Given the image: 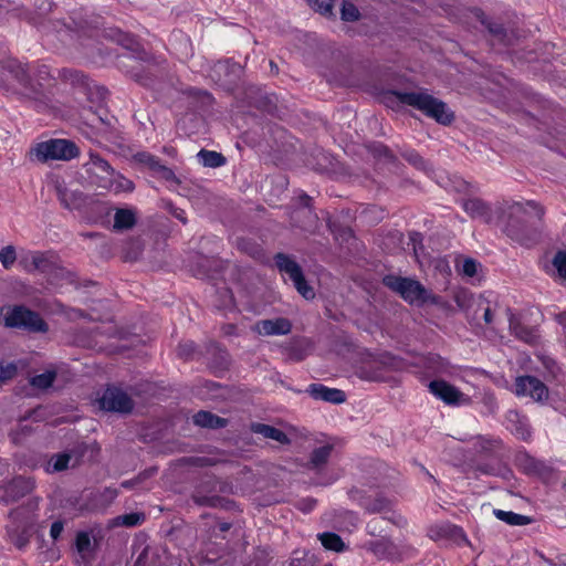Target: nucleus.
Instances as JSON below:
<instances>
[{"mask_svg":"<svg viewBox=\"0 0 566 566\" xmlns=\"http://www.w3.org/2000/svg\"><path fill=\"white\" fill-rule=\"evenodd\" d=\"M161 75V72L154 73L150 70H142L140 72H135L133 78L142 85L150 87L155 84L156 78Z\"/></svg>","mask_w":566,"mask_h":566,"instance_id":"45","label":"nucleus"},{"mask_svg":"<svg viewBox=\"0 0 566 566\" xmlns=\"http://www.w3.org/2000/svg\"><path fill=\"white\" fill-rule=\"evenodd\" d=\"M219 293L221 295V304L219 305L220 307L229 308L234 305L233 294L229 289L223 287L219 291Z\"/></svg>","mask_w":566,"mask_h":566,"instance_id":"56","label":"nucleus"},{"mask_svg":"<svg viewBox=\"0 0 566 566\" xmlns=\"http://www.w3.org/2000/svg\"><path fill=\"white\" fill-rule=\"evenodd\" d=\"M168 211L176 218L178 219L179 221H181L184 224L187 223V217H186V212L178 208V207H175L174 205L169 203L168 205Z\"/></svg>","mask_w":566,"mask_h":566,"instance_id":"60","label":"nucleus"},{"mask_svg":"<svg viewBox=\"0 0 566 566\" xmlns=\"http://www.w3.org/2000/svg\"><path fill=\"white\" fill-rule=\"evenodd\" d=\"M240 65L231 63L230 61H219L214 65V72L218 74L224 73L226 75H238L240 72Z\"/></svg>","mask_w":566,"mask_h":566,"instance_id":"49","label":"nucleus"},{"mask_svg":"<svg viewBox=\"0 0 566 566\" xmlns=\"http://www.w3.org/2000/svg\"><path fill=\"white\" fill-rule=\"evenodd\" d=\"M218 480L214 475H205L195 486L191 493V500L198 506L205 507H226L228 500L218 495Z\"/></svg>","mask_w":566,"mask_h":566,"instance_id":"8","label":"nucleus"},{"mask_svg":"<svg viewBox=\"0 0 566 566\" xmlns=\"http://www.w3.org/2000/svg\"><path fill=\"white\" fill-rule=\"evenodd\" d=\"M229 366V355L226 350L219 349L216 367L219 369H227Z\"/></svg>","mask_w":566,"mask_h":566,"instance_id":"59","label":"nucleus"},{"mask_svg":"<svg viewBox=\"0 0 566 566\" xmlns=\"http://www.w3.org/2000/svg\"><path fill=\"white\" fill-rule=\"evenodd\" d=\"M553 265L558 272V275L566 279V251H558L553 259Z\"/></svg>","mask_w":566,"mask_h":566,"instance_id":"51","label":"nucleus"},{"mask_svg":"<svg viewBox=\"0 0 566 566\" xmlns=\"http://www.w3.org/2000/svg\"><path fill=\"white\" fill-rule=\"evenodd\" d=\"M360 12L358 8L350 1L343 0L340 8V19L345 22H355L359 20Z\"/></svg>","mask_w":566,"mask_h":566,"instance_id":"43","label":"nucleus"},{"mask_svg":"<svg viewBox=\"0 0 566 566\" xmlns=\"http://www.w3.org/2000/svg\"><path fill=\"white\" fill-rule=\"evenodd\" d=\"M506 421L513 434L523 441L530 440L532 432L525 417H522L514 410H510L506 415Z\"/></svg>","mask_w":566,"mask_h":566,"instance_id":"22","label":"nucleus"},{"mask_svg":"<svg viewBox=\"0 0 566 566\" xmlns=\"http://www.w3.org/2000/svg\"><path fill=\"white\" fill-rule=\"evenodd\" d=\"M500 446V440L489 439L481 437L479 438V447L482 453L490 454Z\"/></svg>","mask_w":566,"mask_h":566,"instance_id":"53","label":"nucleus"},{"mask_svg":"<svg viewBox=\"0 0 566 566\" xmlns=\"http://www.w3.org/2000/svg\"><path fill=\"white\" fill-rule=\"evenodd\" d=\"M34 6L40 14H48L53 10L55 4L52 0H35Z\"/></svg>","mask_w":566,"mask_h":566,"instance_id":"58","label":"nucleus"},{"mask_svg":"<svg viewBox=\"0 0 566 566\" xmlns=\"http://www.w3.org/2000/svg\"><path fill=\"white\" fill-rule=\"evenodd\" d=\"M92 201L94 205L85 207L80 213L88 223H98L111 213V208L94 196H92Z\"/></svg>","mask_w":566,"mask_h":566,"instance_id":"23","label":"nucleus"},{"mask_svg":"<svg viewBox=\"0 0 566 566\" xmlns=\"http://www.w3.org/2000/svg\"><path fill=\"white\" fill-rule=\"evenodd\" d=\"M34 76H35V80H33L34 84L41 85V88L43 90V82L48 81L51 77L49 67L46 65L36 66Z\"/></svg>","mask_w":566,"mask_h":566,"instance_id":"55","label":"nucleus"},{"mask_svg":"<svg viewBox=\"0 0 566 566\" xmlns=\"http://www.w3.org/2000/svg\"><path fill=\"white\" fill-rule=\"evenodd\" d=\"M250 430L253 433L262 434L264 438L274 440L281 444H291V439L289 438V436L284 431L273 426L261 422H252L250 426Z\"/></svg>","mask_w":566,"mask_h":566,"instance_id":"26","label":"nucleus"},{"mask_svg":"<svg viewBox=\"0 0 566 566\" xmlns=\"http://www.w3.org/2000/svg\"><path fill=\"white\" fill-rule=\"evenodd\" d=\"M48 277L55 283L62 281L74 283V273L60 265L57 262L55 264V269H53L52 273H50Z\"/></svg>","mask_w":566,"mask_h":566,"instance_id":"46","label":"nucleus"},{"mask_svg":"<svg viewBox=\"0 0 566 566\" xmlns=\"http://www.w3.org/2000/svg\"><path fill=\"white\" fill-rule=\"evenodd\" d=\"M102 410L118 413H130L134 409V400L123 389L108 386L98 398Z\"/></svg>","mask_w":566,"mask_h":566,"instance_id":"9","label":"nucleus"},{"mask_svg":"<svg viewBox=\"0 0 566 566\" xmlns=\"http://www.w3.org/2000/svg\"><path fill=\"white\" fill-rule=\"evenodd\" d=\"M146 520V515L143 512H130L123 515H118L112 520L113 526H125L134 527L143 524Z\"/></svg>","mask_w":566,"mask_h":566,"instance_id":"36","label":"nucleus"},{"mask_svg":"<svg viewBox=\"0 0 566 566\" xmlns=\"http://www.w3.org/2000/svg\"><path fill=\"white\" fill-rule=\"evenodd\" d=\"M509 312V323L511 333L518 339L527 343V344H536L538 340L537 329L531 326L524 325L520 318L512 313L511 310Z\"/></svg>","mask_w":566,"mask_h":566,"instance_id":"19","label":"nucleus"},{"mask_svg":"<svg viewBox=\"0 0 566 566\" xmlns=\"http://www.w3.org/2000/svg\"><path fill=\"white\" fill-rule=\"evenodd\" d=\"M368 151L378 159H385L388 163L395 164L397 157L394 153L382 143L374 142L367 146Z\"/></svg>","mask_w":566,"mask_h":566,"instance_id":"38","label":"nucleus"},{"mask_svg":"<svg viewBox=\"0 0 566 566\" xmlns=\"http://www.w3.org/2000/svg\"><path fill=\"white\" fill-rule=\"evenodd\" d=\"M56 259L53 255L44 253H35L32 255L30 265L27 266L28 271H39L40 273L49 276L55 269Z\"/></svg>","mask_w":566,"mask_h":566,"instance_id":"30","label":"nucleus"},{"mask_svg":"<svg viewBox=\"0 0 566 566\" xmlns=\"http://www.w3.org/2000/svg\"><path fill=\"white\" fill-rule=\"evenodd\" d=\"M255 329L260 335H286L292 331L290 319L279 317L275 319H263L256 323Z\"/></svg>","mask_w":566,"mask_h":566,"instance_id":"18","label":"nucleus"},{"mask_svg":"<svg viewBox=\"0 0 566 566\" xmlns=\"http://www.w3.org/2000/svg\"><path fill=\"white\" fill-rule=\"evenodd\" d=\"M80 154L77 145L69 139H49L38 143L30 151L33 159L39 163L49 160H71Z\"/></svg>","mask_w":566,"mask_h":566,"instance_id":"5","label":"nucleus"},{"mask_svg":"<svg viewBox=\"0 0 566 566\" xmlns=\"http://www.w3.org/2000/svg\"><path fill=\"white\" fill-rule=\"evenodd\" d=\"M60 77L71 83L72 85L88 86L87 77L80 71L73 69H63L60 72Z\"/></svg>","mask_w":566,"mask_h":566,"instance_id":"40","label":"nucleus"},{"mask_svg":"<svg viewBox=\"0 0 566 566\" xmlns=\"http://www.w3.org/2000/svg\"><path fill=\"white\" fill-rule=\"evenodd\" d=\"M158 469L156 467H150L139 472L136 476L130 480H125L122 482V486L124 489H134L142 485L146 480L153 478L157 473Z\"/></svg>","mask_w":566,"mask_h":566,"instance_id":"39","label":"nucleus"},{"mask_svg":"<svg viewBox=\"0 0 566 566\" xmlns=\"http://www.w3.org/2000/svg\"><path fill=\"white\" fill-rule=\"evenodd\" d=\"M72 458V452H62L53 454L46 463L45 472L55 473L66 470Z\"/></svg>","mask_w":566,"mask_h":566,"instance_id":"34","label":"nucleus"},{"mask_svg":"<svg viewBox=\"0 0 566 566\" xmlns=\"http://www.w3.org/2000/svg\"><path fill=\"white\" fill-rule=\"evenodd\" d=\"M493 514L497 520L512 526L528 525L533 522L532 517L512 511H503L500 509H495L493 511Z\"/></svg>","mask_w":566,"mask_h":566,"instance_id":"31","label":"nucleus"},{"mask_svg":"<svg viewBox=\"0 0 566 566\" xmlns=\"http://www.w3.org/2000/svg\"><path fill=\"white\" fill-rule=\"evenodd\" d=\"M333 450H334L333 444H325V446L315 448L311 452L310 459H308L307 463L305 464V468L311 471H316V472L322 471L326 467Z\"/></svg>","mask_w":566,"mask_h":566,"instance_id":"24","label":"nucleus"},{"mask_svg":"<svg viewBox=\"0 0 566 566\" xmlns=\"http://www.w3.org/2000/svg\"><path fill=\"white\" fill-rule=\"evenodd\" d=\"M234 244L240 252L259 262H264L266 260L264 249L252 238L239 237L235 239Z\"/></svg>","mask_w":566,"mask_h":566,"instance_id":"25","label":"nucleus"},{"mask_svg":"<svg viewBox=\"0 0 566 566\" xmlns=\"http://www.w3.org/2000/svg\"><path fill=\"white\" fill-rule=\"evenodd\" d=\"M148 555V548L145 547L142 553L138 555L137 559L134 563V566H146V558Z\"/></svg>","mask_w":566,"mask_h":566,"instance_id":"64","label":"nucleus"},{"mask_svg":"<svg viewBox=\"0 0 566 566\" xmlns=\"http://www.w3.org/2000/svg\"><path fill=\"white\" fill-rule=\"evenodd\" d=\"M56 378V371L48 370L40 375H35L30 379V385L39 389H48L52 386Z\"/></svg>","mask_w":566,"mask_h":566,"instance_id":"41","label":"nucleus"},{"mask_svg":"<svg viewBox=\"0 0 566 566\" xmlns=\"http://www.w3.org/2000/svg\"><path fill=\"white\" fill-rule=\"evenodd\" d=\"M401 157L410 165L419 170H427L428 164L422 156L415 149H403L400 151Z\"/></svg>","mask_w":566,"mask_h":566,"instance_id":"42","label":"nucleus"},{"mask_svg":"<svg viewBox=\"0 0 566 566\" xmlns=\"http://www.w3.org/2000/svg\"><path fill=\"white\" fill-rule=\"evenodd\" d=\"M85 167L90 175H94L99 179L102 187H106V184L111 181L114 175V169L109 163L97 153H90V160L85 164Z\"/></svg>","mask_w":566,"mask_h":566,"instance_id":"15","label":"nucleus"},{"mask_svg":"<svg viewBox=\"0 0 566 566\" xmlns=\"http://www.w3.org/2000/svg\"><path fill=\"white\" fill-rule=\"evenodd\" d=\"M527 469L535 473L549 472V468L544 462L535 460L533 458L527 459Z\"/></svg>","mask_w":566,"mask_h":566,"instance_id":"57","label":"nucleus"},{"mask_svg":"<svg viewBox=\"0 0 566 566\" xmlns=\"http://www.w3.org/2000/svg\"><path fill=\"white\" fill-rule=\"evenodd\" d=\"M380 97L382 103L392 109L400 105L411 106L443 126L451 125L455 118L448 105L429 94L427 90L417 92L387 90L381 93Z\"/></svg>","mask_w":566,"mask_h":566,"instance_id":"1","label":"nucleus"},{"mask_svg":"<svg viewBox=\"0 0 566 566\" xmlns=\"http://www.w3.org/2000/svg\"><path fill=\"white\" fill-rule=\"evenodd\" d=\"M35 488L31 476L18 475L0 485V503L9 505L30 494Z\"/></svg>","mask_w":566,"mask_h":566,"instance_id":"11","label":"nucleus"},{"mask_svg":"<svg viewBox=\"0 0 566 566\" xmlns=\"http://www.w3.org/2000/svg\"><path fill=\"white\" fill-rule=\"evenodd\" d=\"M18 373V367L13 363L7 365L0 364V385L12 379Z\"/></svg>","mask_w":566,"mask_h":566,"instance_id":"52","label":"nucleus"},{"mask_svg":"<svg viewBox=\"0 0 566 566\" xmlns=\"http://www.w3.org/2000/svg\"><path fill=\"white\" fill-rule=\"evenodd\" d=\"M3 70L17 83L15 92L20 96L35 102L44 98V91H42L41 85L34 84L28 64H23L17 60H10L3 65Z\"/></svg>","mask_w":566,"mask_h":566,"instance_id":"6","label":"nucleus"},{"mask_svg":"<svg viewBox=\"0 0 566 566\" xmlns=\"http://www.w3.org/2000/svg\"><path fill=\"white\" fill-rule=\"evenodd\" d=\"M306 392L315 400H322L331 403H343L346 401V394L337 388H329L323 384H311Z\"/></svg>","mask_w":566,"mask_h":566,"instance_id":"16","label":"nucleus"},{"mask_svg":"<svg viewBox=\"0 0 566 566\" xmlns=\"http://www.w3.org/2000/svg\"><path fill=\"white\" fill-rule=\"evenodd\" d=\"M11 542L18 547L19 549H23L30 542V531L28 528H23L21 531H13L10 533Z\"/></svg>","mask_w":566,"mask_h":566,"instance_id":"47","label":"nucleus"},{"mask_svg":"<svg viewBox=\"0 0 566 566\" xmlns=\"http://www.w3.org/2000/svg\"><path fill=\"white\" fill-rule=\"evenodd\" d=\"M544 208L535 201L515 202L509 207L504 232L522 245H533L539 239Z\"/></svg>","mask_w":566,"mask_h":566,"instance_id":"2","label":"nucleus"},{"mask_svg":"<svg viewBox=\"0 0 566 566\" xmlns=\"http://www.w3.org/2000/svg\"><path fill=\"white\" fill-rule=\"evenodd\" d=\"M137 222L136 212L128 208H118L114 214L113 229L115 231H126L135 227Z\"/></svg>","mask_w":566,"mask_h":566,"instance_id":"29","label":"nucleus"},{"mask_svg":"<svg viewBox=\"0 0 566 566\" xmlns=\"http://www.w3.org/2000/svg\"><path fill=\"white\" fill-rule=\"evenodd\" d=\"M197 158H198V161L202 166L209 167V168L221 167L227 161L226 157L221 153H218L214 150H207V149H201L197 154Z\"/></svg>","mask_w":566,"mask_h":566,"instance_id":"33","label":"nucleus"},{"mask_svg":"<svg viewBox=\"0 0 566 566\" xmlns=\"http://www.w3.org/2000/svg\"><path fill=\"white\" fill-rule=\"evenodd\" d=\"M315 504H316V500H313V499L302 500L298 503V509L304 512H310L313 510Z\"/></svg>","mask_w":566,"mask_h":566,"instance_id":"63","label":"nucleus"},{"mask_svg":"<svg viewBox=\"0 0 566 566\" xmlns=\"http://www.w3.org/2000/svg\"><path fill=\"white\" fill-rule=\"evenodd\" d=\"M462 208L471 218L481 219L485 223H490L492 221L491 207L479 198L464 200Z\"/></svg>","mask_w":566,"mask_h":566,"instance_id":"21","label":"nucleus"},{"mask_svg":"<svg viewBox=\"0 0 566 566\" xmlns=\"http://www.w3.org/2000/svg\"><path fill=\"white\" fill-rule=\"evenodd\" d=\"M348 496L369 514L390 510V501L376 491L354 486L348 491Z\"/></svg>","mask_w":566,"mask_h":566,"instance_id":"10","label":"nucleus"},{"mask_svg":"<svg viewBox=\"0 0 566 566\" xmlns=\"http://www.w3.org/2000/svg\"><path fill=\"white\" fill-rule=\"evenodd\" d=\"M514 394L517 397H530L534 401L543 402L548 398V388L535 376L523 375L515 378Z\"/></svg>","mask_w":566,"mask_h":566,"instance_id":"12","label":"nucleus"},{"mask_svg":"<svg viewBox=\"0 0 566 566\" xmlns=\"http://www.w3.org/2000/svg\"><path fill=\"white\" fill-rule=\"evenodd\" d=\"M195 352H196V345L191 340L180 343L177 348L178 357L186 359V360L190 359L193 356Z\"/></svg>","mask_w":566,"mask_h":566,"instance_id":"50","label":"nucleus"},{"mask_svg":"<svg viewBox=\"0 0 566 566\" xmlns=\"http://www.w3.org/2000/svg\"><path fill=\"white\" fill-rule=\"evenodd\" d=\"M192 421L196 426L207 429H221L228 426V419L219 417L207 410H200L193 415Z\"/></svg>","mask_w":566,"mask_h":566,"instance_id":"28","label":"nucleus"},{"mask_svg":"<svg viewBox=\"0 0 566 566\" xmlns=\"http://www.w3.org/2000/svg\"><path fill=\"white\" fill-rule=\"evenodd\" d=\"M368 548L378 557H392L397 553L396 545L387 537L368 543Z\"/></svg>","mask_w":566,"mask_h":566,"instance_id":"32","label":"nucleus"},{"mask_svg":"<svg viewBox=\"0 0 566 566\" xmlns=\"http://www.w3.org/2000/svg\"><path fill=\"white\" fill-rule=\"evenodd\" d=\"M318 538H319L322 545L326 549L334 551V552H343L346 548L344 541L336 533L325 532V533L318 534Z\"/></svg>","mask_w":566,"mask_h":566,"instance_id":"37","label":"nucleus"},{"mask_svg":"<svg viewBox=\"0 0 566 566\" xmlns=\"http://www.w3.org/2000/svg\"><path fill=\"white\" fill-rule=\"evenodd\" d=\"M54 189L60 203L65 209L81 212L85 207L94 205L92 196L85 195L80 190L70 189L64 182L55 181Z\"/></svg>","mask_w":566,"mask_h":566,"instance_id":"13","label":"nucleus"},{"mask_svg":"<svg viewBox=\"0 0 566 566\" xmlns=\"http://www.w3.org/2000/svg\"><path fill=\"white\" fill-rule=\"evenodd\" d=\"M17 260V253L13 245H7L0 250V262L6 270H9Z\"/></svg>","mask_w":566,"mask_h":566,"instance_id":"48","label":"nucleus"},{"mask_svg":"<svg viewBox=\"0 0 566 566\" xmlns=\"http://www.w3.org/2000/svg\"><path fill=\"white\" fill-rule=\"evenodd\" d=\"M430 391L448 405H458L463 394L444 380H432L429 384Z\"/></svg>","mask_w":566,"mask_h":566,"instance_id":"17","label":"nucleus"},{"mask_svg":"<svg viewBox=\"0 0 566 566\" xmlns=\"http://www.w3.org/2000/svg\"><path fill=\"white\" fill-rule=\"evenodd\" d=\"M312 9L324 17L331 18L334 15V0H306Z\"/></svg>","mask_w":566,"mask_h":566,"instance_id":"44","label":"nucleus"},{"mask_svg":"<svg viewBox=\"0 0 566 566\" xmlns=\"http://www.w3.org/2000/svg\"><path fill=\"white\" fill-rule=\"evenodd\" d=\"M63 530H64V523L62 521L53 522L51 525V530H50L51 537L54 541H56L61 536Z\"/></svg>","mask_w":566,"mask_h":566,"instance_id":"61","label":"nucleus"},{"mask_svg":"<svg viewBox=\"0 0 566 566\" xmlns=\"http://www.w3.org/2000/svg\"><path fill=\"white\" fill-rule=\"evenodd\" d=\"M291 221L294 227L313 232L317 228L318 217L313 209H295L291 213Z\"/></svg>","mask_w":566,"mask_h":566,"instance_id":"20","label":"nucleus"},{"mask_svg":"<svg viewBox=\"0 0 566 566\" xmlns=\"http://www.w3.org/2000/svg\"><path fill=\"white\" fill-rule=\"evenodd\" d=\"M138 157L140 161L146 163L149 168L157 172L163 179L180 184V180L177 178L172 169L163 165L157 157L146 153H139Z\"/></svg>","mask_w":566,"mask_h":566,"instance_id":"27","label":"nucleus"},{"mask_svg":"<svg viewBox=\"0 0 566 566\" xmlns=\"http://www.w3.org/2000/svg\"><path fill=\"white\" fill-rule=\"evenodd\" d=\"M3 325L8 328L21 329L31 334H45L49 324L35 311L25 305H13L3 317Z\"/></svg>","mask_w":566,"mask_h":566,"instance_id":"4","label":"nucleus"},{"mask_svg":"<svg viewBox=\"0 0 566 566\" xmlns=\"http://www.w3.org/2000/svg\"><path fill=\"white\" fill-rule=\"evenodd\" d=\"M480 266V263L475 261L474 259L468 258L463 261L462 264V272L464 275L469 277H473L478 273V268Z\"/></svg>","mask_w":566,"mask_h":566,"instance_id":"54","label":"nucleus"},{"mask_svg":"<svg viewBox=\"0 0 566 566\" xmlns=\"http://www.w3.org/2000/svg\"><path fill=\"white\" fill-rule=\"evenodd\" d=\"M475 17L499 44L503 46H512L515 44L516 36L513 31H509L503 24L492 21L481 9L475 10Z\"/></svg>","mask_w":566,"mask_h":566,"instance_id":"14","label":"nucleus"},{"mask_svg":"<svg viewBox=\"0 0 566 566\" xmlns=\"http://www.w3.org/2000/svg\"><path fill=\"white\" fill-rule=\"evenodd\" d=\"M382 284L410 305L441 304V297L427 290L418 280L387 274L382 277Z\"/></svg>","mask_w":566,"mask_h":566,"instance_id":"3","label":"nucleus"},{"mask_svg":"<svg viewBox=\"0 0 566 566\" xmlns=\"http://www.w3.org/2000/svg\"><path fill=\"white\" fill-rule=\"evenodd\" d=\"M360 378L368 381H380L382 377L375 370L363 369L360 371Z\"/></svg>","mask_w":566,"mask_h":566,"instance_id":"62","label":"nucleus"},{"mask_svg":"<svg viewBox=\"0 0 566 566\" xmlns=\"http://www.w3.org/2000/svg\"><path fill=\"white\" fill-rule=\"evenodd\" d=\"M75 547L82 559V562L77 560V563H82L84 565L90 564L92 558H87V554L92 552V544L87 532L81 531L76 534Z\"/></svg>","mask_w":566,"mask_h":566,"instance_id":"35","label":"nucleus"},{"mask_svg":"<svg viewBox=\"0 0 566 566\" xmlns=\"http://www.w3.org/2000/svg\"><path fill=\"white\" fill-rule=\"evenodd\" d=\"M274 263L280 273L287 275L297 292L306 300L314 298L315 292L305 280L301 265L289 254L279 252L274 255Z\"/></svg>","mask_w":566,"mask_h":566,"instance_id":"7","label":"nucleus"}]
</instances>
